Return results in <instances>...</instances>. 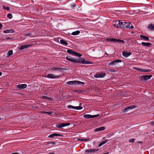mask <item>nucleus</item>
Here are the masks:
<instances>
[{"instance_id": "f257e3e1", "label": "nucleus", "mask_w": 154, "mask_h": 154, "mask_svg": "<svg viewBox=\"0 0 154 154\" xmlns=\"http://www.w3.org/2000/svg\"><path fill=\"white\" fill-rule=\"evenodd\" d=\"M65 59L67 60L72 62L74 63H81L83 64H85L86 60L84 58L82 57L78 58V59H76L70 56H67L66 57Z\"/></svg>"}, {"instance_id": "f03ea898", "label": "nucleus", "mask_w": 154, "mask_h": 154, "mask_svg": "<svg viewBox=\"0 0 154 154\" xmlns=\"http://www.w3.org/2000/svg\"><path fill=\"white\" fill-rule=\"evenodd\" d=\"M122 60H116L111 62L109 64V66L111 68L115 69V67L119 63H121Z\"/></svg>"}, {"instance_id": "7ed1b4c3", "label": "nucleus", "mask_w": 154, "mask_h": 154, "mask_svg": "<svg viewBox=\"0 0 154 154\" xmlns=\"http://www.w3.org/2000/svg\"><path fill=\"white\" fill-rule=\"evenodd\" d=\"M106 41L108 42H112L116 43H124L125 42L124 41L120 39H117L116 38H107L106 39Z\"/></svg>"}, {"instance_id": "20e7f679", "label": "nucleus", "mask_w": 154, "mask_h": 154, "mask_svg": "<svg viewBox=\"0 0 154 154\" xmlns=\"http://www.w3.org/2000/svg\"><path fill=\"white\" fill-rule=\"evenodd\" d=\"M122 22L121 21L116 20L113 22L112 24L114 26L118 28H122Z\"/></svg>"}, {"instance_id": "39448f33", "label": "nucleus", "mask_w": 154, "mask_h": 154, "mask_svg": "<svg viewBox=\"0 0 154 154\" xmlns=\"http://www.w3.org/2000/svg\"><path fill=\"white\" fill-rule=\"evenodd\" d=\"M67 52L69 54H72L73 55L79 57H80L82 56L81 54L71 49H68L67 50Z\"/></svg>"}, {"instance_id": "423d86ee", "label": "nucleus", "mask_w": 154, "mask_h": 154, "mask_svg": "<svg viewBox=\"0 0 154 154\" xmlns=\"http://www.w3.org/2000/svg\"><path fill=\"white\" fill-rule=\"evenodd\" d=\"M66 84L69 85H74L75 84L84 85V83L79 81H72L67 82Z\"/></svg>"}, {"instance_id": "0eeeda50", "label": "nucleus", "mask_w": 154, "mask_h": 154, "mask_svg": "<svg viewBox=\"0 0 154 154\" xmlns=\"http://www.w3.org/2000/svg\"><path fill=\"white\" fill-rule=\"evenodd\" d=\"M67 108L69 109V110H71L72 109L76 110L81 109L83 108V107L82 106H75L71 105H69L67 106Z\"/></svg>"}, {"instance_id": "6e6552de", "label": "nucleus", "mask_w": 154, "mask_h": 154, "mask_svg": "<svg viewBox=\"0 0 154 154\" xmlns=\"http://www.w3.org/2000/svg\"><path fill=\"white\" fill-rule=\"evenodd\" d=\"M136 107V106L135 105L127 107L122 110V112L124 113L126 112L129 110H131L135 108Z\"/></svg>"}, {"instance_id": "1a4fd4ad", "label": "nucleus", "mask_w": 154, "mask_h": 154, "mask_svg": "<svg viewBox=\"0 0 154 154\" xmlns=\"http://www.w3.org/2000/svg\"><path fill=\"white\" fill-rule=\"evenodd\" d=\"M99 114H97L95 115H91L89 114H84L83 115V117L86 119L94 118L97 117Z\"/></svg>"}, {"instance_id": "9d476101", "label": "nucleus", "mask_w": 154, "mask_h": 154, "mask_svg": "<svg viewBox=\"0 0 154 154\" xmlns=\"http://www.w3.org/2000/svg\"><path fill=\"white\" fill-rule=\"evenodd\" d=\"M106 75V74L103 72L97 73L94 75V77L95 78H102L104 77Z\"/></svg>"}, {"instance_id": "9b49d317", "label": "nucleus", "mask_w": 154, "mask_h": 154, "mask_svg": "<svg viewBox=\"0 0 154 154\" xmlns=\"http://www.w3.org/2000/svg\"><path fill=\"white\" fill-rule=\"evenodd\" d=\"M60 75H56L52 74H49L47 75L46 77L49 79H56L58 78L60 76Z\"/></svg>"}, {"instance_id": "f8f14e48", "label": "nucleus", "mask_w": 154, "mask_h": 154, "mask_svg": "<svg viewBox=\"0 0 154 154\" xmlns=\"http://www.w3.org/2000/svg\"><path fill=\"white\" fill-rule=\"evenodd\" d=\"M99 150L98 149H87L85 151V153H93L94 152H97Z\"/></svg>"}, {"instance_id": "ddd939ff", "label": "nucleus", "mask_w": 154, "mask_h": 154, "mask_svg": "<svg viewBox=\"0 0 154 154\" xmlns=\"http://www.w3.org/2000/svg\"><path fill=\"white\" fill-rule=\"evenodd\" d=\"M66 69L63 68H57V67H53L51 69V72H54V71H62L63 70H65Z\"/></svg>"}, {"instance_id": "4468645a", "label": "nucleus", "mask_w": 154, "mask_h": 154, "mask_svg": "<svg viewBox=\"0 0 154 154\" xmlns=\"http://www.w3.org/2000/svg\"><path fill=\"white\" fill-rule=\"evenodd\" d=\"M152 77V75H143L141 76V79L142 80H148L151 78Z\"/></svg>"}, {"instance_id": "2eb2a0df", "label": "nucleus", "mask_w": 154, "mask_h": 154, "mask_svg": "<svg viewBox=\"0 0 154 154\" xmlns=\"http://www.w3.org/2000/svg\"><path fill=\"white\" fill-rule=\"evenodd\" d=\"M132 53L131 52H129L128 51H123L122 53V56L125 57H127L131 55Z\"/></svg>"}, {"instance_id": "dca6fc26", "label": "nucleus", "mask_w": 154, "mask_h": 154, "mask_svg": "<svg viewBox=\"0 0 154 154\" xmlns=\"http://www.w3.org/2000/svg\"><path fill=\"white\" fill-rule=\"evenodd\" d=\"M129 23L128 22H126L123 21L122 22V28H127L129 29V27L131 26H129Z\"/></svg>"}, {"instance_id": "f3484780", "label": "nucleus", "mask_w": 154, "mask_h": 154, "mask_svg": "<svg viewBox=\"0 0 154 154\" xmlns=\"http://www.w3.org/2000/svg\"><path fill=\"white\" fill-rule=\"evenodd\" d=\"M27 86V85L26 84H19L17 85V88L21 90L25 88Z\"/></svg>"}, {"instance_id": "a211bd4d", "label": "nucleus", "mask_w": 154, "mask_h": 154, "mask_svg": "<svg viewBox=\"0 0 154 154\" xmlns=\"http://www.w3.org/2000/svg\"><path fill=\"white\" fill-rule=\"evenodd\" d=\"M31 45L29 44L26 45H22L20 46L19 49L20 50H22L25 48H29L30 47Z\"/></svg>"}, {"instance_id": "6ab92c4d", "label": "nucleus", "mask_w": 154, "mask_h": 154, "mask_svg": "<svg viewBox=\"0 0 154 154\" xmlns=\"http://www.w3.org/2000/svg\"><path fill=\"white\" fill-rule=\"evenodd\" d=\"M62 136H63L62 134H58L57 133H54L53 134H50L49 136V137L50 138H53L54 137H59Z\"/></svg>"}, {"instance_id": "aec40b11", "label": "nucleus", "mask_w": 154, "mask_h": 154, "mask_svg": "<svg viewBox=\"0 0 154 154\" xmlns=\"http://www.w3.org/2000/svg\"><path fill=\"white\" fill-rule=\"evenodd\" d=\"M140 38L146 41H149V38L147 36L141 35H140Z\"/></svg>"}, {"instance_id": "412c9836", "label": "nucleus", "mask_w": 154, "mask_h": 154, "mask_svg": "<svg viewBox=\"0 0 154 154\" xmlns=\"http://www.w3.org/2000/svg\"><path fill=\"white\" fill-rule=\"evenodd\" d=\"M105 129V127L104 126L99 127L95 129L94 130L95 132L102 131Z\"/></svg>"}, {"instance_id": "4be33fe9", "label": "nucleus", "mask_w": 154, "mask_h": 154, "mask_svg": "<svg viewBox=\"0 0 154 154\" xmlns=\"http://www.w3.org/2000/svg\"><path fill=\"white\" fill-rule=\"evenodd\" d=\"M141 44L144 46L146 47H151L152 46V44L150 43L149 42H142L141 43Z\"/></svg>"}, {"instance_id": "5701e85b", "label": "nucleus", "mask_w": 154, "mask_h": 154, "mask_svg": "<svg viewBox=\"0 0 154 154\" xmlns=\"http://www.w3.org/2000/svg\"><path fill=\"white\" fill-rule=\"evenodd\" d=\"M135 69L141 72H149V70H145V69H142L140 68H135Z\"/></svg>"}, {"instance_id": "b1692460", "label": "nucleus", "mask_w": 154, "mask_h": 154, "mask_svg": "<svg viewBox=\"0 0 154 154\" xmlns=\"http://www.w3.org/2000/svg\"><path fill=\"white\" fill-rule=\"evenodd\" d=\"M41 98L45 100H48L50 101H53V99L52 98L47 96H42V97Z\"/></svg>"}, {"instance_id": "393cba45", "label": "nucleus", "mask_w": 154, "mask_h": 154, "mask_svg": "<svg viewBox=\"0 0 154 154\" xmlns=\"http://www.w3.org/2000/svg\"><path fill=\"white\" fill-rule=\"evenodd\" d=\"M14 32V30L12 29H7L6 30H5L3 31V32L5 33H12V32Z\"/></svg>"}, {"instance_id": "a878e982", "label": "nucleus", "mask_w": 154, "mask_h": 154, "mask_svg": "<svg viewBox=\"0 0 154 154\" xmlns=\"http://www.w3.org/2000/svg\"><path fill=\"white\" fill-rule=\"evenodd\" d=\"M147 28L150 30H154V25L152 24H150L148 25Z\"/></svg>"}, {"instance_id": "bb28decb", "label": "nucleus", "mask_w": 154, "mask_h": 154, "mask_svg": "<svg viewBox=\"0 0 154 154\" xmlns=\"http://www.w3.org/2000/svg\"><path fill=\"white\" fill-rule=\"evenodd\" d=\"M108 141V140L107 139H106L103 141L101 142L99 144V145H98V146L99 147L100 146L103 145V144H104L105 143L107 142Z\"/></svg>"}, {"instance_id": "cd10ccee", "label": "nucleus", "mask_w": 154, "mask_h": 154, "mask_svg": "<svg viewBox=\"0 0 154 154\" xmlns=\"http://www.w3.org/2000/svg\"><path fill=\"white\" fill-rule=\"evenodd\" d=\"M60 42L61 44L63 45H68V43L66 41L63 39L60 40Z\"/></svg>"}, {"instance_id": "c85d7f7f", "label": "nucleus", "mask_w": 154, "mask_h": 154, "mask_svg": "<svg viewBox=\"0 0 154 154\" xmlns=\"http://www.w3.org/2000/svg\"><path fill=\"white\" fill-rule=\"evenodd\" d=\"M80 33V31L79 30H77L72 32L71 33V35H75L79 34Z\"/></svg>"}, {"instance_id": "c756f323", "label": "nucleus", "mask_w": 154, "mask_h": 154, "mask_svg": "<svg viewBox=\"0 0 154 154\" xmlns=\"http://www.w3.org/2000/svg\"><path fill=\"white\" fill-rule=\"evenodd\" d=\"M74 92L78 94H81L84 92V90H77L74 91Z\"/></svg>"}, {"instance_id": "7c9ffc66", "label": "nucleus", "mask_w": 154, "mask_h": 154, "mask_svg": "<svg viewBox=\"0 0 154 154\" xmlns=\"http://www.w3.org/2000/svg\"><path fill=\"white\" fill-rule=\"evenodd\" d=\"M13 53V52L12 50H10L8 51V56L9 57Z\"/></svg>"}, {"instance_id": "2f4dec72", "label": "nucleus", "mask_w": 154, "mask_h": 154, "mask_svg": "<svg viewBox=\"0 0 154 154\" xmlns=\"http://www.w3.org/2000/svg\"><path fill=\"white\" fill-rule=\"evenodd\" d=\"M56 127L58 128H60L63 127V123L59 124L56 125Z\"/></svg>"}, {"instance_id": "473e14b6", "label": "nucleus", "mask_w": 154, "mask_h": 154, "mask_svg": "<svg viewBox=\"0 0 154 154\" xmlns=\"http://www.w3.org/2000/svg\"><path fill=\"white\" fill-rule=\"evenodd\" d=\"M107 71L110 72H114L115 71V70L113 69H112L108 68V69H107Z\"/></svg>"}, {"instance_id": "72a5a7b5", "label": "nucleus", "mask_w": 154, "mask_h": 154, "mask_svg": "<svg viewBox=\"0 0 154 154\" xmlns=\"http://www.w3.org/2000/svg\"><path fill=\"white\" fill-rule=\"evenodd\" d=\"M7 17L10 19H11L13 17L12 14L10 13H9L7 15Z\"/></svg>"}, {"instance_id": "f704fd0d", "label": "nucleus", "mask_w": 154, "mask_h": 154, "mask_svg": "<svg viewBox=\"0 0 154 154\" xmlns=\"http://www.w3.org/2000/svg\"><path fill=\"white\" fill-rule=\"evenodd\" d=\"M63 127L69 125L70 124V123H63Z\"/></svg>"}, {"instance_id": "c9c22d12", "label": "nucleus", "mask_w": 154, "mask_h": 154, "mask_svg": "<svg viewBox=\"0 0 154 154\" xmlns=\"http://www.w3.org/2000/svg\"><path fill=\"white\" fill-rule=\"evenodd\" d=\"M135 139L134 138L130 139L129 141L130 143L134 142V141Z\"/></svg>"}, {"instance_id": "e433bc0d", "label": "nucleus", "mask_w": 154, "mask_h": 154, "mask_svg": "<svg viewBox=\"0 0 154 154\" xmlns=\"http://www.w3.org/2000/svg\"><path fill=\"white\" fill-rule=\"evenodd\" d=\"M129 26H131L129 27V29H133L134 28V26L132 25V24L130 23H129Z\"/></svg>"}, {"instance_id": "4c0bfd02", "label": "nucleus", "mask_w": 154, "mask_h": 154, "mask_svg": "<svg viewBox=\"0 0 154 154\" xmlns=\"http://www.w3.org/2000/svg\"><path fill=\"white\" fill-rule=\"evenodd\" d=\"M90 138H88V139H82V141H87L90 140Z\"/></svg>"}, {"instance_id": "58836bf2", "label": "nucleus", "mask_w": 154, "mask_h": 154, "mask_svg": "<svg viewBox=\"0 0 154 154\" xmlns=\"http://www.w3.org/2000/svg\"><path fill=\"white\" fill-rule=\"evenodd\" d=\"M92 63H91L89 61H88L86 60L85 64H92Z\"/></svg>"}, {"instance_id": "ea45409f", "label": "nucleus", "mask_w": 154, "mask_h": 154, "mask_svg": "<svg viewBox=\"0 0 154 154\" xmlns=\"http://www.w3.org/2000/svg\"><path fill=\"white\" fill-rule=\"evenodd\" d=\"M76 5L75 4H73L71 5V7L72 8H74L75 7V6Z\"/></svg>"}, {"instance_id": "a19ab883", "label": "nucleus", "mask_w": 154, "mask_h": 154, "mask_svg": "<svg viewBox=\"0 0 154 154\" xmlns=\"http://www.w3.org/2000/svg\"><path fill=\"white\" fill-rule=\"evenodd\" d=\"M13 38H10V37H6L5 38V40H7L8 39H13Z\"/></svg>"}, {"instance_id": "79ce46f5", "label": "nucleus", "mask_w": 154, "mask_h": 154, "mask_svg": "<svg viewBox=\"0 0 154 154\" xmlns=\"http://www.w3.org/2000/svg\"><path fill=\"white\" fill-rule=\"evenodd\" d=\"M30 35H31V34L30 33H26L25 34V35H26V36H29Z\"/></svg>"}, {"instance_id": "37998d69", "label": "nucleus", "mask_w": 154, "mask_h": 154, "mask_svg": "<svg viewBox=\"0 0 154 154\" xmlns=\"http://www.w3.org/2000/svg\"><path fill=\"white\" fill-rule=\"evenodd\" d=\"M150 124L152 126L154 125V122H152L150 123Z\"/></svg>"}, {"instance_id": "c03bdc74", "label": "nucleus", "mask_w": 154, "mask_h": 154, "mask_svg": "<svg viewBox=\"0 0 154 154\" xmlns=\"http://www.w3.org/2000/svg\"><path fill=\"white\" fill-rule=\"evenodd\" d=\"M5 8L6 10H7V11H8L10 9L8 7H5Z\"/></svg>"}, {"instance_id": "a18cd8bd", "label": "nucleus", "mask_w": 154, "mask_h": 154, "mask_svg": "<svg viewBox=\"0 0 154 154\" xmlns=\"http://www.w3.org/2000/svg\"><path fill=\"white\" fill-rule=\"evenodd\" d=\"M77 140L78 141H82V139L78 138L77 139Z\"/></svg>"}, {"instance_id": "49530a36", "label": "nucleus", "mask_w": 154, "mask_h": 154, "mask_svg": "<svg viewBox=\"0 0 154 154\" xmlns=\"http://www.w3.org/2000/svg\"><path fill=\"white\" fill-rule=\"evenodd\" d=\"M50 143L53 145H54L55 144V143L53 142H50Z\"/></svg>"}, {"instance_id": "de8ad7c7", "label": "nucleus", "mask_w": 154, "mask_h": 154, "mask_svg": "<svg viewBox=\"0 0 154 154\" xmlns=\"http://www.w3.org/2000/svg\"><path fill=\"white\" fill-rule=\"evenodd\" d=\"M2 26V24L0 23V29H1Z\"/></svg>"}, {"instance_id": "09e8293b", "label": "nucleus", "mask_w": 154, "mask_h": 154, "mask_svg": "<svg viewBox=\"0 0 154 154\" xmlns=\"http://www.w3.org/2000/svg\"><path fill=\"white\" fill-rule=\"evenodd\" d=\"M11 154H19L18 153H14Z\"/></svg>"}, {"instance_id": "8fccbe9b", "label": "nucleus", "mask_w": 154, "mask_h": 154, "mask_svg": "<svg viewBox=\"0 0 154 154\" xmlns=\"http://www.w3.org/2000/svg\"><path fill=\"white\" fill-rule=\"evenodd\" d=\"M2 74V72H0V76H1Z\"/></svg>"}, {"instance_id": "3c124183", "label": "nucleus", "mask_w": 154, "mask_h": 154, "mask_svg": "<svg viewBox=\"0 0 154 154\" xmlns=\"http://www.w3.org/2000/svg\"><path fill=\"white\" fill-rule=\"evenodd\" d=\"M47 113H48V114H51V113H50V112H47Z\"/></svg>"}, {"instance_id": "603ef678", "label": "nucleus", "mask_w": 154, "mask_h": 154, "mask_svg": "<svg viewBox=\"0 0 154 154\" xmlns=\"http://www.w3.org/2000/svg\"><path fill=\"white\" fill-rule=\"evenodd\" d=\"M81 104H82V103H79V105H81Z\"/></svg>"}, {"instance_id": "864d4df0", "label": "nucleus", "mask_w": 154, "mask_h": 154, "mask_svg": "<svg viewBox=\"0 0 154 154\" xmlns=\"http://www.w3.org/2000/svg\"><path fill=\"white\" fill-rule=\"evenodd\" d=\"M1 119V118H0V120Z\"/></svg>"}, {"instance_id": "5fc2aeb1", "label": "nucleus", "mask_w": 154, "mask_h": 154, "mask_svg": "<svg viewBox=\"0 0 154 154\" xmlns=\"http://www.w3.org/2000/svg\"><path fill=\"white\" fill-rule=\"evenodd\" d=\"M153 131L154 132V129L153 130Z\"/></svg>"}]
</instances>
